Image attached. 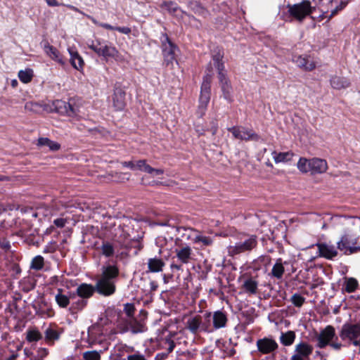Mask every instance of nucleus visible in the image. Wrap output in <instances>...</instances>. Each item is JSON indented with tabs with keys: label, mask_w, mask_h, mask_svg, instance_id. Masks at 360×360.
<instances>
[{
	"label": "nucleus",
	"mask_w": 360,
	"mask_h": 360,
	"mask_svg": "<svg viewBox=\"0 0 360 360\" xmlns=\"http://www.w3.org/2000/svg\"><path fill=\"white\" fill-rule=\"evenodd\" d=\"M101 274L98 276L95 288L98 294L108 297L116 290L115 280L119 276V269L115 265L103 266Z\"/></svg>",
	"instance_id": "nucleus-1"
},
{
	"label": "nucleus",
	"mask_w": 360,
	"mask_h": 360,
	"mask_svg": "<svg viewBox=\"0 0 360 360\" xmlns=\"http://www.w3.org/2000/svg\"><path fill=\"white\" fill-rule=\"evenodd\" d=\"M88 47L94 51L98 56L103 57L106 60L113 58L116 60H121L119 51L110 42L100 39L91 40L88 44Z\"/></svg>",
	"instance_id": "nucleus-2"
},
{
	"label": "nucleus",
	"mask_w": 360,
	"mask_h": 360,
	"mask_svg": "<svg viewBox=\"0 0 360 360\" xmlns=\"http://www.w3.org/2000/svg\"><path fill=\"white\" fill-rule=\"evenodd\" d=\"M179 239L176 240V248L174 249L175 257H173V262L170 264V269L172 271L174 270L182 271L183 264H188L193 259V250L187 244L178 245Z\"/></svg>",
	"instance_id": "nucleus-3"
},
{
	"label": "nucleus",
	"mask_w": 360,
	"mask_h": 360,
	"mask_svg": "<svg viewBox=\"0 0 360 360\" xmlns=\"http://www.w3.org/2000/svg\"><path fill=\"white\" fill-rule=\"evenodd\" d=\"M212 77V76L210 73H207L203 77L198 109V113L200 117H202L205 115L210 100Z\"/></svg>",
	"instance_id": "nucleus-4"
},
{
	"label": "nucleus",
	"mask_w": 360,
	"mask_h": 360,
	"mask_svg": "<svg viewBox=\"0 0 360 360\" xmlns=\"http://www.w3.org/2000/svg\"><path fill=\"white\" fill-rule=\"evenodd\" d=\"M160 41L164 64L166 66H173L174 62H176V51H178V47L171 41L165 33L162 34Z\"/></svg>",
	"instance_id": "nucleus-5"
},
{
	"label": "nucleus",
	"mask_w": 360,
	"mask_h": 360,
	"mask_svg": "<svg viewBox=\"0 0 360 360\" xmlns=\"http://www.w3.org/2000/svg\"><path fill=\"white\" fill-rule=\"evenodd\" d=\"M288 8L289 14L299 22H302L307 16L311 15L316 9L308 0H304L293 5H288Z\"/></svg>",
	"instance_id": "nucleus-6"
},
{
	"label": "nucleus",
	"mask_w": 360,
	"mask_h": 360,
	"mask_svg": "<svg viewBox=\"0 0 360 360\" xmlns=\"http://www.w3.org/2000/svg\"><path fill=\"white\" fill-rule=\"evenodd\" d=\"M339 335L342 340L347 341L349 344L360 345V324H343Z\"/></svg>",
	"instance_id": "nucleus-7"
},
{
	"label": "nucleus",
	"mask_w": 360,
	"mask_h": 360,
	"mask_svg": "<svg viewBox=\"0 0 360 360\" xmlns=\"http://www.w3.org/2000/svg\"><path fill=\"white\" fill-rule=\"evenodd\" d=\"M257 245L256 236L252 235L246 238L244 240L236 243L234 245H230L228 248V252L230 256H235L246 251H250Z\"/></svg>",
	"instance_id": "nucleus-8"
},
{
	"label": "nucleus",
	"mask_w": 360,
	"mask_h": 360,
	"mask_svg": "<svg viewBox=\"0 0 360 360\" xmlns=\"http://www.w3.org/2000/svg\"><path fill=\"white\" fill-rule=\"evenodd\" d=\"M338 249L345 255H352L360 252V246L357 245V239L349 234H345L337 243Z\"/></svg>",
	"instance_id": "nucleus-9"
},
{
	"label": "nucleus",
	"mask_w": 360,
	"mask_h": 360,
	"mask_svg": "<svg viewBox=\"0 0 360 360\" xmlns=\"http://www.w3.org/2000/svg\"><path fill=\"white\" fill-rule=\"evenodd\" d=\"M228 131L231 132L235 139L241 141H255L260 140V136L252 129L242 126H236L228 128Z\"/></svg>",
	"instance_id": "nucleus-10"
},
{
	"label": "nucleus",
	"mask_w": 360,
	"mask_h": 360,
	"mask_svg": "<svg viewBox=\"0 0 360 360\" xmlns=\"http://www.w3.org/2000/svg\"><path fill=\"white\" fill-rule=\"evenodd\" d=\"M256 344L258 351L264 354L274 352L278 347L277 342L274 340L269 338L259 339Z\"/></svg>",
	"instance_id": "nucleus-11"
},
{
	"label": "nucleus",
	"mask_w": 360,
	"mask_h": 360,
	"mask_svg": "<svg viewBox=\"0 0 360 360\" xmlns=\"http://www.w3.org/2000/svg\"><path fill=\"white\" fill-rule=\"evenodd\" d=\"M335 331L334 327L332 326H326L323 330L321 331L317 338V347L319 348H324L328 345L330 340L335 337Z\"/></svg>",
	"instance_id": "nucleus-12"
},
{
	"label": "nucleus",
	"mask_w": 360,
	"mask_h": 360,
	"mask_svg": "<svg viewBox=\"0 0 360 360\" xmlns=\"http://www.w3.org/2000/svg\"><path fill=\"white\" fill-rule=\"evenodd\" d=\"M293 61L304 71H312L316 68V63L309 56H295Z\"/></svg>",
	"instance_id": "nucleus-13"
},
{
	"label": "nucleus",
	"mask_w": 360,
	"mask_h": 360,
	"mask_svg": "<svg viewBox=\"0 0 360 360\" xmlns=\"http://www.w3.org/2000/svg\"><path fill=\"white\" fill-rule=\"evenodd\" d=\"M127 329L124 331L129 330L131 333L137 334L144 333L147 330V327L142 320H138L136 318L127 319L126 320Z\"/></svg>",
	"instance_id": "nucleus-14"
},
{
	"label": "nucleus",
	"mask_w": 360,
	"mask_h": 360,
	"mask_svg": "<svg viewBox=\"0 0 360 360\" xmlns=\"http://www.w3.org/2000/svg\"><path fill=\"white\" fill-rule=\"evenodd\" d=\"M185 328L189 330L193 335H197L202 332L201 316L195 315L189 317L185 323Z\"/></svg>",
	"instance_id": "nucleus-15"
},
{
	"label": "nucleus",
	"mask_w": 360,
	"mask_h": 360,
	"mask_svg": "<svg viewBox=\"0 0 360 360\" xmlns=\"http://www.w3.org/2000/svg\"><path fill=\"white\" fill-rule=\"evenodd\" d=\"M319 255L328 259H332L338 255V251L333 245H329L326 243H317Z\"/></svg>",
	"instance_id": "nucleus-16"
},
{
	"label": "nucleus",
	"mask_w": 360,
	"mask_h": 360,
	"mask_svg": "<svg viewBox=\"0 0 360 360\" xmlns=\"http://www.w3.org/2000/svg\"><path fill=\"white\" fill-rule=\"evenodd\" d=\"M125 92L120 88L115 89L112 96L113 106L116 110H122L126 105Z\"/></svg>",
	"instance_id": "nucleus-17"
},
{
	"label": "nucleus",
	"mask_w": 360,
	"mask_h": 360,
	"mask_svg": "<svg viewBox=\"0 0 360 360\" xmlns=\"http://www.w3.org/2000/svg\"><path fill=\"white\" fill-rule=\"evenodd\" d=\"M311 174H322L328 169L327 162L321 158H314L310 159Z\"/></svg>",
	"instance_id": "nucleus-18"
},
{
	"label": "nucleus",
	"mask_w": 360,
	"mask_h": 360,
	"mask_svg": "<svg viewBox=\"0 0 360 360\" xmlns=\"http://www.w3.org/2000/svg\"><path fill=\"white\" fill-rule=\"evenodd\" d=\"M212 328L214 330L224 328L228 321L226 314L220 310L216 311L212 314Z\"/></svg>",
	"instance_id": "nucleus-19"
},
{
	"label": "nucleus",
	"mask_w": 360,
	"mask_h": 360,
	"mask_svg": "<svg viewBox=\"0 0 360 360\" xmlns=\"http://www.w3.org/2000/svg\"><path fill=\"white\" fill-rule=\"evenodd\" d=\"M55 105L59 113L68 116H74L77 114L76 108L70 103L58 100L56 101Z\"/></svg>",
	"instance_id": "nucleus-20"
},
{
	"label": "nucleus",
	"mask_w": 360,
	"mask_h": 360,
	"mask_svg": "<svg viewBox=\"0 0 360 360\" xmlns=\"http://www.w3.org/2000/svg\"><path fill=\"white\" fill-rule=\"evenodd\" d=\"M211 56L214 65L217 70H221L222 68H224V64L223 62L224 52L222 48L217 46L213 49L211 51Z\"/></svg>",
	"instance_id": "nucleus-21"
},
{
	"label": "nucleus",
	"mask_w": 360,
	"mask_h": 360,
	"mask_svg": "<svg viewBox=\"0 0 360 360\" xmlns=\"http://www.w3.org/2000/svg\"><path fill=\"white\" fill-rule=\"evenodd\" d=\"M57 291L58 292L55 296V300L60 308H66L70 304V300L75 298V293L70 292V295L68 296L63 293V290L61 288H58Z\"/></svg>",
	"instance_id": "nucleus-22"
},
{
	"label": "nucleus",
	"mask_w": 360,
	"mask_h": 360,
	"mask_svg": "<svg viewBox=\"0 0 360 360\" xmlns=\"http://www.w3.org/2000/svg\"><path fill=\"white\" fill-rule=\"evenodd\" d=\"M313 352V347L309 344L302 342L296 345L295 349V354L293 355H298L302 359H307Z\"/></svg>",
	"instance_id": "nucleus-23"
},
{
	"label": "nucleus",
	"mask_w": 360,
	"mask_h": 360,
	"mask_svg": "<svg viewBox=\"0 0 360 360\" xmlns=\"http://www.w3.org/2000/svg\"><path fill=\"white\" fill-rule=\"evenodd\" d=\"M96 291L95 286L91 284L82 283L79 285L76 290V295L86 300L91 297Z\"/></svg>",
	"instance_id": "nucleus-24"
},
{
	"label": "nucleus",
	"mask_w": 360,
	"mask_h": 360,
	"mask_svg": "<svg viewBox=\"0 0 360 360\" xmlns=\"http://www.w3.org/2000/svg\"><path fill=\"white\" fill-rule=\"evenodd\" d=\"M160 7L162 8H165L169 14L177 18H183V15L185 14V13L180 9L179 6L174 1H165L161 4Z\"/></svg>",
	"instance_id": "nucleus-25"
},
{
	"label": "nucleus",
	"mask_w": 360,
	"mask_h": 360,
	"mask_svg": "<svg viewBox=\"0 0 360 360\" xmlns=\"http://www.w3.org/2000/svg\"><path fill=\"white\" fill-rule=\"evenodd\" d=\"M68 52L70 56V62L72 66L77 70L83 69L84 60L75 48H69Z\"/></svg>",
	"instance_id": "nucleus-26"
},
{
	"label": "nucleus",
	"mask_w": 360,
	"mask_h": 360,
	"mask_svg": "<svg viewBox=\"0 0 360 360\" xmlns=\"http://www.w3.org/2000/svg\"><path fill=\"white\" fill-rule=\"evenodd\" d=\"M288 264V262H283L281 258H278L272 267L271 271V276L277 279L282 278L285 272L284 265H287Z\"/></svg>",
	"instance_id": "nucleus-27"
},
{
	"label": "nucleus",
	"mask_w": 360,
	"mask_h": 360,
	"mask_svg": "<svg viewBox=\"0 0 360 360\" xmlns=\"http://www.w3.org/2000/svg\"><path fill=\"white\" fill-rule=\"evenodd\" d=\"M44 51L52 59L63 65L65 64L62 56L59 51L53 46L49 45V44L45 45Z\"/></svg>",
	"instance_id": "nucleus-28"
},
{
	"label": "nucleus",
	"mask_w": 360,
	"mask_h": 360,
	"mask_svg": "<svg viewBox=\"0 0 360 360\" xmlns=\"http://www.w3.org/2000/svg\"><path fill=\"white\" fill-rule=\"evenodd\" d=\"M343 286L342 291L343 292L352 293L356 291L359 287V283L357 280L352 277H345L343 278Z\"/></svg>",
	"instance_id": "nucleus-29"
},
{
	"label": "nucleus",
	"mask_w": 360,
	"mask_h": 360,
	"mask_svg": "<svg viewBox=\"0 0 360 360\" xmlns=\"http://www.w3.org/2000/svg\"><path fill=\"white\" fill-rule=\"evenodd\" d=\"M165 262L160 258H150L148 261V268L150 272L157 273L162 271Z\"/></svg>",
	"instance_id": "nucleus-30"
},
{
	"label": "nucleus",
	"mask_w": 360,
	"mask_h": 360,
	"mask_svg": "<svg viewBox=\"0 0 360 360\" xmlns=\"http://www.w3.org/2000/svg\"><path fill=\"white\" fill-rule=\"evenodd\" d=\"M330 84L333 89H342L349 87L350 82L345 77L334 76L330 79Z\"/></svg>",
	"instance_id": "nucleus-31"
},
{
	"label": "nucleus",
	"mask_w": 360,
	"mask_h": 360,
	"mask_svg": "<svg viewBox=\"0 0 360 360\" xmlns=\"http://www.w3.org/2000/svg\"><path fill=\"white\" fill-rule=\"evenodd\" d=\"M71 305L69 308V311L71 314H75L79 311H82L87 304V300L82 299L79 297V298L76 297L74 300H71Z\"/></svg>",
	"instance_id": "nucleus-32"
},
{
	"label": "nucleus",
	"mask_w": 360,
	"mask_h": 360,
	"mask_svg": "<svg viewBox=\"0 0 360 360\" xmlns=\"http://www.w3.org/2000/svg\"><path fill=\"white\" fill-rule=\"evenodd\" d=\"M194 232L198 233L193 238V241L196 244H201L203 246H210L213 244V238L210 236H206L199 233L197 230L191 229Z\"/></svg>",
	"instance_id": "nucleus-33"
},
{
	"label": "nucleus",
	"mask_w": 360,
	"mask_h": 360,
	"mask_svg": "<svg viewBox=\"0 0 360 360\" xmlns=\"http://www.w3.org/2000/svg\"><path fill=\"white\" fill-rule=\"evenodd\" d=\"M243 288L246 292L255 295L257 292L258 282L252 278H249L244 281Z\"/></svg>",
	"instance_id": "nucleus-34"
},
{
	"label": "nucleus",
	"mask_w": 360,
	"mask_h": 360,
	"mask_svg": "<svg viewBox=\"0 0 360 360\" xmlns=\"http://www.w3.org/2000/svg\"><path fill=\"white\" fill-rule=\"evenodd\" d=\"M271 155L276 163L288 162L293 156V153L291 152L277 153L273 151Z\"/></svg>",
	"instance_id": "nucleus-35"
},
{
	"label": "nucleus",
	"mask_w": 360,
	"mask_h": 360,
	"mask_svg": "<svg viewBox=\"0 0 360 360\" xmlns=\"http://www.w3.org/2000/svg\"><path fill=\"white\" fill-rule=\"evenodd\" d=\"M37 145L40 146H46L51 151H57L60 148V145L58 143L51 141L48 138H39Z\"/></svg>",
	"instance_id": "nucleus-36"
},
{
	"label": "nucleus",
	"mask_w": 360,
	"mask_h": 360,
	"mask_svg": "<svg viewBox=\"0 0 360 360\" xmlns=\"http://www.w3.org/2000/svg\"><path fill=\"white\" fill-rule=\"evenodd\" d=\"M41 338V333L36 328H29L26 332V340L29 342H37Z\"/></svg>",
	"instance_id": "nucleus-37"
},
{
	"label": "nucleus",
	"mask_w": 360,
	"mask_h": 360,
	"mask_svg": "<svg viewBox=\"0 0 360 360\" xmlns=\"http://www.w3.org/2000/svg\"><path fill=\"white\" fill-rule=\"evenodd\" d=\"M295 339V333L292 330H288L286 333H282L280 337V341L284 346H290L292 345Z\"/></svg>",
	"instance_id": "nucleus-38"
},
{
	"label": "nucleus",
	"mask_w": 360,
	"mask_h": 360,
	"mask_svg": "<svg viewBox=\"0 0 360 360\" xmlns=\"http://www.w3.org/2000/svg\"><path fill=\"white\" fill-rule=\"evenodd\" d=\"M204 321H202V317L201 316V325H202V332L210 333L213 330L214 328H212V313L206 312L203 315Z\"/></svg>",
	"instance_id": "nucleus-39"
},
{
	"label": "nucleus",
	"mask_w": 360,
	"mask_h": 360,
	"mask_svg": "<svg viewBox=\"0 0 360 360\" xmlns=\"http://www.w3.org/2000/svg\"><path fill=\"white\" fill-rule=\"evenodd\" d=\"M101 250L102 255L105 257H110L115 253V248L113 245L108 241L103 242L101 246Z\"/></svg>",
	"instance_id": "nucleus-40"
},
{
	"label": "nucleus",
	"mask_w": 360,
	"mask_h": 360,
	"mask_svg": "<svg viewBox=\"0 0 360 360\" xmlns=\"http://www.w3.org/2000/svg\"><path fill=\"white\" fill-rule=\"evenodd\" d=\"M44 266V259L41 255L35 256L31 261L30 269L35 271H40Z\"/></svg>",
	"instance_id": "nucleus-41"
},
{
	"label": "nucleus",
	"mask_w": 360,
	"mask_h": 360,
	"mask_svg": "<svg viewBox=\"0 0 360 360\" xmlns=\"http://www.w3.org/2000/svg\"><path fill=\"white\" fill-rule=\"evenodd\" d=\"M25 109L27 111L32 112L34 113H40L44 110V106L37 102L30 101L25 103Z\"/></svg>",
	"instance_id": "nucleus-42"
},
{
	"label": "nucleus",
	"mask_w": 360,
	"mask_h": 360,
	"mask_svg": "<svg viewBox=\"0 0 360 360\" xmlns=\"http://www.w3.org/2000/svg\"><path fill=\"white\" fill-rule=\"evenodd\" d=\"M297 167L298 169L302 173H311L310 159L305 158H300Z\"/></svg>",
	"instance_id": "nucleus-43"
},
{
	"label": "nucleus",
	"mask_w": 360,
	"mask_h": 360,
	"mask_svg": "<svg viewBox=\"0 0 360 360\" xmlns=\"http://www.w3.org/2000/svg\"><path fill=\"white\" fill-rule=\"evenodd\" d=\"M33 77V70L32 69L27 68L25 70H20L18 72V78L19 79L25 83H29L31 82Z\"/></svg>",
	"instance_id": "nucleus-44"
},
{
	"label": "nucleus",
	"mask_w": 360,
	"mask_h": 360,
	"mask_svg": "<svg viewBox=\"0 0 360 360\" xmlns=\"http://www.w3.org/2000/svg\"><path fill=\"white\" fill-rule=\"evenodd\" d=\"M60 338V334L54 329L48 328L45 330V340L47 342H53L58 340Z\"/></svg>",
	"instance_id": "nucleus-45"
},
{
	"label": "nucleus",
	"mask_w": 360,
	"mask_h": 360,
	"mask_svg": "<svg viewBox=\"0 0 360 360\" xmlns=\"http://www.w3.org/2000/svg\"><path fill=\"white\" fill-rule=\"evenodd\" d=\"M224 98L228 101L231 100V86L229 81L220 84Z\"/></svg>",
	"instance_id": "nucleus-46"
},
{
	"label": "nucleus",
	"mask_w": 360,
	"mask_h": 360,
	"mask_svg": "<svg viewBox=\"0 0 360 360\" xmlns=\"http://www.w3.org/2000/svg\"><path fill=\"white\" fill-rule=\"evenodd\" d=\"M101 352L96 350L86 351L83 353L84 360H101Z\"/></svg>",
	"instance_id": "nucleus-47"
},
{
	"label": "nucleus",
	"mask_w": 360,
	"mask_h": 360,
	"mask_svg": "<svg viewBox=\"0 0 360 360\" xmlns=\"http://www.w3.org/2000/svg\"><path fill=\"white\" fill-rule=\"evenodd\" d=\"M135 170H140L147 173L151 171V167L146 163V160H139L135 162Z\"/></svg>",
	"instance_id": "nucleus-48"
},
{
	"label": "nucleus",
	"mask_w": 360,
	"mask_h": 360,
	"mask_svg": "<svg viewBox=\"0 0 360 360\" xmlns=\"http://www.w3.org/2000/svg\"><path fill=\"white\" fill-rule=\"evenodd\" d=\"M290 300L295 307H300L304 304L305 298L300 294L295 293L292 295Z\"/></svg>",
	"instance_id": "nucleus-49"
},
{
	"label": "nucleus",
	"mask_w": 360,
	"mask_h": 360,
	"mask_svg": "<svg viewBox=\"0 0 360 360\" xmlns=\"http://www.w3.org/2000/svg\"><path fill=\"white\" fill-rule=\"evenodd\" d=\"M124 311L127 316L128 319L134 318V314L135 311V307L134 304L127 303L124 305Z\"/></svg>",
	"instance_id": "nucleus-50"
},
{
	"label": "nucleus",
	"mask_w": 360,
	"mask_h": 360,
	"mask_svg": "<svg viewBox=\"0 0 360 360\" xmlns=\"http://www.w3.org/2000/svg\"><path fill=\"white\" fill-rule=\"evenodd\" d=\"M11 243L10 241L5 238L0 239V248H1L5 252H8L11 250Z\"/></svg>",
	"instance_id": "nucleus-51"
},
{
	"label": "nucleus",
	"mask_w": 360,
	"mask_h": 360,
	"mask_svg": "<svg viewBox=\"0 0 360 360\" xmlns=\"http://www.w3.org/2000/svg\"><path fill=\"white\" fill-rule=\"evenodd\" d=\"M127 360H148L146 359L145 356L141 354L140 352H137L135 354L128 355L127 356Z\"/></svg>",
	"instance_id": "nucleus-52"
},
{
	"label": "nucleus",
	"mask_w": 360,
	"mask_h": 360,
	"mask_svg": "<svg viewBox=\"0 0 360 360\" xmlns=\"http://www.w3.org/2000/svg\"><path fill=\"white\" fill-rule=\"evenodd\" d=\"M218 71V77L220 84L224 83V82H228L229 79L226 77L225 68H222V70H217Z\"/></svg>",
	"instance_id": "nucleus-53"
},
{
	"label": "nucleus",
	"mask_w": 360,
	"mask_h": 360,
	"mask_svg": "<svg viewBox=\"0 0 360 360\" xmlns=\"http://www.w3.org/2000/svg\"><path fill=\"white\" fill-rule=\"evenodd\" d=\"M67 223V220L63 218H58L53 221V224L58 228H63Z\"/></svg>",
	"instance_id": "nucleus-54"
},
{
	"label": "nucleus",
	"mask_w": 360,
	"mask_h": 360,
	"mask_svg": "<svg viewBox=\"0 0 360 360\" xmlns=\"http://www.w3.org/2000/svg\"><path fill=\"white\" fill-rule=\"evenodd\" d=\"M165 343L168 345V352H172L175 347L174 342L170 338H166Z\"/></svg>",
	"instance_id": "nucleus-55"
},
{
	"label": "nucleus",
	"mask_w": 360,
	"mask_h": 360,
	"mask_svg": "<svg viewBox=\"0 0 360 360\" xmlns=\"http://www.w3.org/2000/svg\"><path fill=\"white\" fill-rule=\"evenodd\" d=\"M217 129H218L217 122L216 120H212L211 122V127L209 129L211 131L212 136H214L216 134Z\"/></svg>",
	"instance_id": "nucleus-56"
},
{
	"label": "nucleus",
	"mask_w": 360,
	"mask_h": 360,
	"mask_svg": "<svg viewBox=\"0 0 360 360\" xmlns=\"http://www.w3.org/2000/svg\"><path fill=\"white\" fill-rule=\"evenodd\" d=\"M148 174H152L153 176H158L164 173V170L162 169H155L151 167V171L147 172Z\"/></svg>",
	"instance_id": "nucleus-57"
},
{
	"label": "nucleus",
	"mask_w": 360,
	"mask_h": 360,
	"mask_svg": "<svg viewBox=\"0 0 360 360\" xmlns=\"http://www.w3.org/2000/svg\"><path fill=\"white\" fill-rule=\"evenodd\" d=\"M115 30H117L121 33L128 34L131 32V29L128 27H116Z\"/></svg>",
	"instance_id": "nucleus-58"
},
{
	"label": "nucleus",
	"mask_w": 360,
	"mask_h": 360,
	"mask_svg": "<svg viewBox=\"0 0 360 360\" xmlns=\"http://www.w3.org/2000/svg\"><path fill=\"white\" fill-rule=\"evenodd\" d=\"M122 165L124 167H129L132 170H135V162L134 161H128V162H122Z\"/></svg>",
	"instance_id": "nucleus-59"
},
{
	"label": "nucleus",
	"mask_w": 360,
	"mask_h": 360,
	"mask_svg": "<svg viewBox=\"0 0 360 360\" xmlns=\"http://www.w3.org/2000/svg\"><path fill=\"white\" fill-rule=\"evenodd\" d=\"M262 262H264L265 265H268L271 263V257L269 256H261L258 259Z\"/></svg>",
	"instance_id": "nucleus-60"
},
{
	"label": "nucleus",
	"mask_w": 360,
	"mask_h": 360,
	"mask_svg": "<svg viewBox=\"0 0 360 360\" xmlns=\"http://www.w3.org/2000/svg\"><path fill=\"white\" fill-rule=\"evenodd\" d=\"M49 6H58L60 4L56 0H45Z\"/></svg>",
	"instance_id": "nucleus-61"
},
{
	"label": "nucleus",
	"mask_w": 360,
	"mask_h": 360,
	"mask_svg": "<svg viewBox=\"0 0 360 360\" xmlns=\"http://www.w3.org/2000/svg\"><path fill=\"white\" fill-rule=\"evenodd\" d=\"M99 26L101 27H103L105 29L110 30H115V28L116 27L110 25V24L103 23V22H102L101 24H99Z\"/></svg>",
	"instance_id": "nucleus-62"
},
{
	"label": "nucleus",
	"mask_w": 360,
	"mask_h": 360,
	"mask_svg": "<svg viewBox=\"0 0 360 360\" xmlns=\"http://www.w3.org/2000/svg\"><path fill=\"white\" fill-rule=\"evenodd\" d=\"M158 285L156 281H152L150 282V291H155L158 289Z\"/></svg>",
	"instance_id": "nucleus-63"
},
{
	"label": "nucleus",
	"mask_w": 360,
	"mask_h": 360,
	"mask_svg": "<svg viewBox=\"0 0 360 360\" xmlns=\"http://www.w3.org/2000/svg\"><path fill=\"white\" fill-rule=\"evenodd\" d=\"M330 345L336 350L340 349L342 346V344L338 342H332L330 344Z\"/></svg>",
	"instance_id": "nucleus-64"
}]
</instances>
